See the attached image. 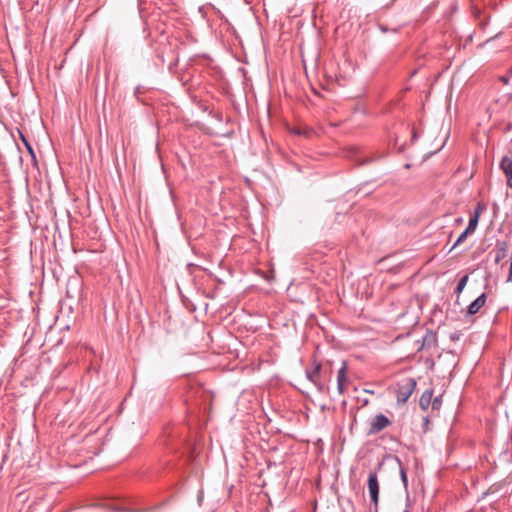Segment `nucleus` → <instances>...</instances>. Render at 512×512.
<instances>
[{"instance_id": "nucleus-1", "label": "nucleus", "mask_w": 512, "mask_h": 512, "mask_svg": "<svg viewBox=\"0 0 512 512\" xmlns=\"http://www.w3.org/2000/svg\"><path fill=\"white\" fill-rule=\"evenodd\" d=\"M417 382L412 377H407L397 383L396 397L398 404H405L414 392Z\"/></svg>"}, {"instance_id": "nucleus-2", "label": "nucleus", "mask_w": 512, "mask_h": 512, "mask_svg": "<svg viewBox=\"0 0 512 512\" xmlns=\"http://www.w3.org/2000/svg\"><path fill=\"white\" fill-rule=\"evenodd\" d=\"M367 486L374 511H378L380 486L376 472L369 473Z\"/></svg>"}, {"instance_id": "nucleus-3", "label": "nucleus", "mask_w": 512, "mask_h": 512, "mask_svg": "<svg viewBox=\"0 0 512 512\" xmlns=\"http://www.w3.org/2000/svg\"><path fill=\"white\" fill-rule=\"evenodd\" d=\"M391 425L390 419L384 414H377L374 418L371 419L369 424V429L367 431V435H375Z\"/></svg>"}, {"instance_id": "nucleus-4", "label": "nucleus", "mask_w": 512, "mask_h": 512, "mask_svg": "<svg viewBox=\"0 0 512 512\" xmlns=\"http://www.w3.org/2000/svg\"><path fill=\"white\" fill-rule=\"evenodd\" d=\"M321 368V364L319 362L314 361L312 369L306 370V377L311 383H313V385L318 389V391L323 392L326 389V387L324 383H322L320 380Z\"/></svg>"}, {"instance_id": "nucleus-5", "label": "nucleus", "mask_w": 512, "mask_h": 512, "mask_svg": "<svg viewBox=\"0 0 512 512\" xmlns=\"http://www.w3.org/2000/svg\"><path fill=\"white\" fill-rule=\"evenodd\" d=\"M348 157L357 162L359 165H364V164H368V163H371L373 161H375L376 159L378 158H381V156H371V157H367V156H363L361 154V151L360 149L358 148H352L349 152H348Z\"/></svg>"}, {"instance_id": "nucleus-6", "label": "nucleus", "mask_w": 512, "mask_h": 512, "mask_svg": "<svg viewBox=\"0 0 512 512\" xmlns=\"http://www.w3.org/2000/svg\"><path fill=\"white\" fill-rule=\"evenodd\" d=\"M499 167L506 177L507 186L512 189V158L504 156L500 161Z\"/></svg>"}, {"instance_id": "nucleus-7", "label": "nucleus", "mask_w": 512, "mask_h": 512, "mask_svg": "<svg viewBox=\"0 0 512 512\" xmlns=\"http://www.w3.org/2000/svg\"><path fill=\"white\" fill-rule=\"evenodd\" d=\"M487 295L482 293L474 301H472L467 307V315L472 316L477 314L480 309L486 304Z\"/></svg>"}, {"instance_id": "nucleus-8", "label": "nucleus", "mask_w": 512, "mask_h": 512, "mask_svg": "<svg viewBox=\"0 0 512 512\" xmlns=\"http://www.w3.org/2000/svg\"><path fill=\"white\" fill-rule=\"evenodd\" d=\"M348 382L347 378V362L343 361L337 375V390L339 394L345 391V384Z\"/></svg>"}, {"instance_id": "nucleus-9", "label": "nucleus", "mask_w": 512, "mask_h": 512, "mask_svg": "<svg viewBox=\"0 0 512 512\" xmlns=\"http://www.w3.org/2000/svg\"><path fill=\"white\" fill-rule=\"evenodd\" d=\"M508 243L506 241L498 240L495 244V248L493 250L495 257L494 261L496 264L500 263L507 255L508 252Z\"/></svg>"}, {"instance_id": "nucleus-10", "label": "nucleus", "mask_w": 512, "mask_h": 512, "mask_svg": "<svg viewBox=\"0 0 512 512\" xmlns=\"http://www.w3.org/2000/svg\"><path fill=\"white\" fill-rule=\"evenodd\" d=\"M478 226V223H477V219L476 217H470L469 219V222H468V226L466 227V229L458 236L456 242L454 243L453 247L459 245L460 243H462L463 241H465V239L467 238V236L474 232L476 230Z\"/></svg>"}, {"instance_id": "nucleus-11", "label": "nucleus", "mask_w": 512, "mask_h": 512, "mask_svg": "<svg viewBox=\"0 0 512 512\" xmlns=\"http://www.w3.org/2000/svg\"><path fill=\"white\" fill-rule=\"evenodd\" d=\"M437 344V335L431 330H428L425 335L422 337L421 344L418 348V351L423 349H429L432 346Z\"/></svg>"}, {"instance_id": "nucleus-12", "label": "nucleus", "mask_w": 512, "mask_h": 512, "mask_svg": "<svg viewBox=\"0 0 512 512\" xmlns=\"http://www.w3.org/2000/svg\"><path fill=\"white\" fill-rule=\"evenodd\" d=\"M433 390H425L419 400V406L422 410H427L432 402Z\"/></svg>"}, {"instance_id": "nucleus-13", "label": "nucleus", "mask_w": 512, "mask_h": 512, "mask_svg": "<svg viewBox=\"0 0 512 512\" xmlns=\"http://www.w3.org/2000/svg\"><path fill=\"white\" fill-rule=\"evenodd\" d=\"M468 279H469V276L466 274L463 277H461V279L458 281V284L455 289V293L457 295H460L463 292L464 288L467 285Z\"/></svg>"}, {"instance_id": "nucleus-14", "label": "nucleus", "mask_w": 512, "mask_h": 512, "mask_svg": "<svg viewBox=\"0 0 512 512\" xmlns=\"http://www.w3.org/2000/svg\"><path fill=\"white\" fill-rule=\"evenodd\" d=\"M485 210V206L481 203H478L474 209V214L471 217H476L477 223L479 222V218L481 213Z\"/></svg>"}, {"instance_id": "nucleus-15", "label": "nucleus", "mask_w": 512, "mask_h": 512, "mask_svg": "<svg viewBox=\"0 0 512 512\" xmlns=\"http://www.w3.org/2000/svg\"><path fill=\"white\" fill-rule=\"evenodd\" d=\"M441 404H442V396L435 397L431 402L432 409H434V410L440 409Z\"/></svg>"}, {"instance_id": "nucleus-16", "label": "nucleus", "mask_w": 512, "mask_h": 512, "mask_svg": "<svg viewBox=\"0 0 512 512\" xmlns=\"http://www.w3.org/2000/svg\"><path fill=\"white\" fill-rule=\"evenodd\" d=\"M20 135H21V139H22V141H23V143H24L25 147L27 148V150H28L29 154H30L33 158H35L34 150H33L32 146H31V144L26 140V138L24 137V135H23V134H20Z\"/></svg>"}, {"instance_id": "nucleus-17", "label": "nucleus", "mask_w": 512, "mask_h": 512, "mask_svg": "<svg viewBox=\"0 0 512 512\" xmlns=\"http://www.w3.org/2000/svg\"><path fill=\"white\" fill-rule=\"evenodd\" d=\"M400 477H401V480H402L404 486L406 487L408 485V480H407V474L403 468L400 469Z\"/></svg>"}, {"instance_id": "nucleus-18", "label": "nucleus", "mask_w": 512, "mask_h": 512, "mask_svg": "<svg viewBox=\"0 0 512 512\" xmlns=\"http://www.w3.org/2000/svg\"><path fill=\"white\" fill-rule=\"evenodd\" d=\"M507 282H512V260H511V263H510V268H509V273H508V277H507Z\"/></svg>"}, {"instance_id": "nucleus-19", "label": "nucleus", "mask_w": 512, "mask_h": 512, "mask_svg": "<svg viewBox=\"0 0 512 512\" xmlns=\"http://www.w3.org/2000/svg\"><path fill=\"white\" fill-rule=\"evenodd\" d=\"M141 91H142V87H141V86H137V87L135 88V90H134V94H135L136 96H138V95L141 93Z\"/></svg>"}, {"instance_id": "nucleus-20", "label": "nucleus", "mask_w": 512, "mask_h": 512, "mask_svg": "<svg viewBox=\"0 0 512 512\" xmlns=\"http://www.w3.org/2000/svg\"><path fill=\"white\" fill-rule=\"evenodd\" d=\"M450 338H451V340L456 341V340H458V339H459V335H458V334H456V333H454V334H452V335L450 336Z\"/></svg>"}, {"instance_id": "nucleus-21", "label": "nucleus", "mask_w": 512, "mask_h": 512, "mask_svg": "<svg viewBox=\"0 0 512 512\" xmlns=\"http://www.w3.org/2000/svg\"><path fill=\"white\" fill-rule=\"evenodd\" d=\"M500 81H501V82H503L504 84H508V81H509V80H508V78H507L506 76H502V77L500 78Z\"/></svg>"}, {"instance_id": "nucleus-22", "label": "nucleus", "mask_w": 512, "mask_h": 512, "mask_svg": "<svg viewBox=\"0 0 512 512\" xmlns=\"http://www.w3.org/2000/svg\"><path fill=\"white\" fill-rule=\"evenodd\" d=\"M424 425L427 426L429 424V419L428 417H425L424 419Z\"/></svg>"}, {"instance_id": "nucleus-23", "label": "nucleus", "mask_w": 512, "mask_h": 512, "mask_svg": "<svg viewBox=\"0 0 512 512\" xmlns=\"http://www.w3.org/2000/svg\"><path fill=\"white\" fill-rule=\"evenodd\" d=\"M295 133H296V134H299V135H300V134H304V132H302L301 130H295Z\"/></svg>"}, {"instance_id": "nucleus-24", "label": "nucleus", "mask_w": 512, "mask_h": 512, "mask_svg": "<svg viewBox=\"0 0 512 512\" xmlns=\"http://www.w3.org/2000/svg\"><path fill=\"white\" fill-rule=\"evenodd\" d=\"M403 512H409V510H408V509H405Z\"/></svg>"}, {"instance_id": "nucleus-25", "label": "nucleus", "mask_w": 512, "mask_h": 512, "mask_svg": "<svg viewBox=\"0 0 512 512\" xmlns=\"http://www.w3.org/2000/svg\"><path fill=\"white\" fill-rule=\"evenodd\" d=\"M510 73L512 74V67L510 68Z\"/></svg>"}, {"instance_id": "nucleus-26", "label": "nucleus", "mask_w": 512, "mask_h": 512, "mask_svg": "<svg viewBox=\"0 0 512 512\" xmlns=\"http://www.w3.org/2000/svg\"><path fill=\"white\" fill-rule=\"evenodd\" d=\"M373 512H378V511H373Z\"/></svg>"}]
</instances>
